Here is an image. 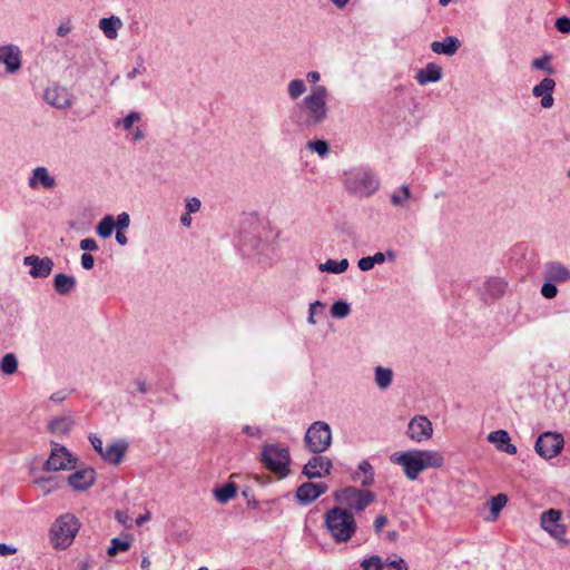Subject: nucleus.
<instances>
[{
  "mask_svg": "<svg viewBox=\"0 0 570 570\" xmlns=\"http://www.w3.org/2000/svg\"><path fill=\"white\" fill-rule=\"evenodd\" d=\"M327 96V88L323 85H316L302 102L296 104L293 119L299 129L304 131L315 130L326 120L328 112Z\"/></svg>",
  "mask_w": 570,
  "mask_h": 570,
  "instance_id": "obj_1",
  "label": "nucleus"
},
{
  "mask_svg": "<svg viewBox=\"0 0 570 570\" xmlns=\"http://www.w3.org/2000/svg\"><path fill=\"white\" fill-rule=\"evenodd\" d=\"M391 461L403 466L407 479L415 480L428 468H441L444 463L442 454L438 451H406L395 452Z\"/></svg>",
  "mask_w": 570,
  "mask_h": 570,
  "instance_id": "obj_2",
  "label": "nucleus"
},
{
  "mask_svg": "<svg viewBox=\"0 0 570 570\" xmlns=\"http://www.w3.org/2000/svg\"><path fill=\"white\" fill-rule=\"evenodd\" d=\"M324 524L336 543L348 541L356 531V521L352 512L333 507L325 512Z\"/></svg>",
  "mask_w": 570,
  "mask_h": 570,
  "instance_id": "obj_3",
  "label": "nucleus"
},
{
  "mask_svg": "<svg viewBox=\"0 0 570 570\" xmlns=\"http://www.w3.org/2000/svg\"><path fill=\"white\" fill-rule=\"evenodd\" d=\"M79 529L80 522L75 514L68 512L59 515L49 531L52 546L56 549H67L73 542Z\"/></svg>",
  "mask_w": 570,
  "mask_h": 570,
  "instance_id": "obj_4",
  "label": "nucleus"
},
{
  "mask_svg": "<svg viewBox=\"0 0 570 570\" xmlns=\"http://www.w3.org/2000/svg\"><path fill=\"white\" fill-rule=\"evenodd\" d=\"M334 500L340 507L350 512L364 511L375 500V494L370 490H362L356 487H345L334 492Z\"/></svg>",
  "mask_w": 570,
  "mask_h": 570,
  "instance_id": "obj_5",
  "label": "nucleus"
},
{
  "mask_svg": "<svg viewBox=\"0 0 570 570\" xmlns=\"http://www.w3.org/2000/svg\"><path fill=\"white\" fill-rule=\"evenodd\" d=\"M262 463L279 478L289 474L291 455L287 448L277 444H266L262 451Z\"/></svg>",
  "mask_w": 570,
  "mask_h": 570,
  "instance_id": "obj_6",
  "label": "nucleus"
},
{
  "mask_svg": "<svg viewBox=\"0 0 570 570\" xmlns=\"http://www.w3.org/2000/svg\"><path fill=\"white\" fill-rule=\"evenodd\" d=\"M304 443L307 450L314 454L325 452L332 443V431L324 421L314 422L306 431Z\"/></svg>",
  "mask_w": 570,
  "mask_h": 570,
  "instance_id": "obj_7",
  "label": "nucleus"
},
{
  "mask_svg": "<svg viewBox=\"0 0 570 570\" xmlns=\"http://www.w3.org/2000/svg\"><path fill=\"white\" fill-rule=\"evenodd\" d=\"M345 187L350 193L361 197H367L379 189L380 180L371 170L360 169L346 177Z\"/></svg>",
  "mask_w": 570,
  "mask_h": 570,
  "instance_id": "obj_8",
  "label": "nucleus"
},
{
  "mask_svg": "<svg viewBox=\"0 0 570 570\" xmlns=\"http://www.w3.org/2000/svg\"><path fill=\"white\" fill-rule=\"evenodd\" d=\"M564 439L558 432H543L535 441L534 450L543 459H552L561 453Z\"/></svg>",
  "mask_w": 570,
  "mask_h": 570,
  "instance_id": "obj_9",
  "label": "nucleus"
},
{
  "mask_svg": "<svg viewBox=\"0 0 570 570\" xmlns=\"http://www.w3.org/2000/svg\"><path fill=\"white\" fill-rule=\"evenodd\" d=\"M52 450L49 458L43 464L45 471H60L73 468L71 465L76 460L72 454L63 446L58 443H52Z\"/></svg>",
  "mask_w": 570,
  "mask_h": 570,
  "instance_id": "obj_10",
  "label": "nucleus"
},
{
  "mask_svg": "<svg viewBox=\"0 0 570 570\" xmlns=\"http://www.w3.org/2000/svg\"><path fill=\"white\" fill-rule=\"evenodd\" d=\"M333 462L327 456L313 455L303 466L302 474L307 479H321L331 474Z\"/></svg>",
  "mask_w": 570,
  "mask_h": 570,
  "instance_id": "obj_11",
  "label": "nucleus"
},
{
  "mask_svg": "<svg viewBox=\"0 0 570 570\" xmlns=\"http://www.w3.org/2000/svg\"><path fill=\"white\" fill-rule=\"evenodd\" d=\"M0 63L8 73H17L22 66V51L13 43L0 46Z\"/></svg>",
  "mask_w": 570,
  "mask_h": 570,
  "instance_id": "obj_12",
  "label": "nucleus"
},
{
  "mask_svg": "<svg viewBox=\"0 0 570 570\" xmlns=\"http://www.w3.org/2000/svg\"><path fill=\"white\" fill-rule=\"evenodd\" d=\"M406 434L415 442L426 441L433 434L432 423L426 416L416 415L409 422Z\"/></svg>",
  "mask_w": 570,
  "mask_h": 570,
  "instance_id": "obj_13",
  "label": "nucleus"
},
{
  "mask_svg": "<svg viewBox=\"0 0 570 570\" xmlns=\"http://www.w3.org/2000/svg\"><path fill=\"white\" fill-rule=\"evenodd\" d=\"M328 487L324 482H304L296 489L295 498L299 503L307 505L326 493Z\"/></svg>",
  "mask_w": 570,
  "mask_h": 570,
  "instance_id": "obj_14",
  "label": "nucleus"
},
{
  "mask_svg": "<svg viewBox=\"0 0 570 570\" xmlns=\"http://www.w3.org/2000/svg\"><path fill=\"white\" fill-rule=\"evenodd\" d=\"M23 265L30 266L29 275L32 278H46L51 274L55 263L48 256L29 255L23 258Z\"/></svg>",
  "mask_w": 570,
  "mask_h": 570,
  "instance_id": "obj_15",
  "label": "nucleus"
},
{
  "mask_svg": "<svg viewBox=\"0 0 570 570\" xmlns=\"http://www.w3.org/2000/svg\"><path fill=\"white\" fill-rule=\"evenodd\" d=\"M46 102L57 109H67L71 107L70 92L60 86L47 88L43 92Z\"/></svg>",
  "mask_w": 570,
  "mask_h": 570,
  "instance_id": "obj_16",
  "label": "nucleus"
},
{
  "mask_svg": "<svg viewBox=\"0 0 570 570\" xmlns=\"http://www.w3.org/2000/svg\"><path fill=\"white\" fill-rule=\"evenodd\" d=\"M96 471L92 468L77 470L67 478L68 484L75 491H86L94 485Z\"/></svg>",
  "mask_w": 570,
  "mask_h": 570,
  "instance_id": "obj_17",
  "label": "nucleus"
},
{
  "mask_svg": "<svg viewBox=\"0 0 570 570\" xmlns=\"http://www.w3.org/2000/svg\"><path fill=\"white\" fill-rule=\"evenodd\" d=\"M56 178L51 176L46 167H36L28 180V186L31 189H38L42 187L47 190H51L56 187Z\"/></svg>",
  "mask_w": 570,
  "mask_h": 570,
  "instance_id": "obj_18",
  "label": "nucleus"
},
{
  "mask_svg": "<svg viewBox=\"0 0 570 570\" xmlns=\"http://www.w3.org/2000/svg\"><path fill=\"white\" fill-rule=\"evenodd\" d=\"M556 88V81L552 78H543L538 85L532 88V95L534 97H541V107L544 109L551 108L554 104L553 90Z\"/></svg>",
  "mask_w": 570,
  "mask_h": 570,
  "instance_id": "obj_19",
  "label": "nucleus"
},
{
  "mask_svg": "<svg viewBox=\"0 0 570 570\" xmlns=\"http://www.w3.org/2000/svg\"><path fill=\"white\" fill-rule=\"evenodd\" d=\"M543 276L556 284L563 283L570 281V269L559 262H549L544 265Z\"/></svg>",
  "mask_w": 570,
  "mask_h": 570,
  "instance_id": "obj_20",
  "label": "nucleus"
},
{
  "mask_svg": "<svg viewBox=\"0 0 570 570\" xmlns=\"http://www.w3.org/2000/svg\"><path fill=\"white\" fill-rule=\"evenodd\" d=\"M507 289V283L500 277H492L485 281L480 289L485 302L501 297Z\"/></svg>",
  "mask_w": 570,
  "mask_h": 570,
  "instance_id": "obj_21",
  "label": "nucleus"
},
{
  "mask_svg": "<svg viewBox=\"0 0 570 570\" xmlns=\"http://www.w3.org/2000/svg\"><path fill=\"white\" fill-rule=\"evenodd\" d=\"M128 449V443L125 440H117L109 444L100 455L106 462L111 464H119Z\"/></svg>",
  "mask_w": 570,
  "mask_h": 570,
  "instance_id": "obj_22",
  "label": "nucleus"
},
{
  "mask_svg": "<svg viewBox=\"0 0 570 570\" xmlns=\"http://www.w3.org/2000/svg\"><path fill=\"white\" fill-rule=\"evenodd\" d=\"M238 244L243 255L250 257L258 253V248L262 242L256 234L249 232H240Z\"/></svg>",
  "mask_w": 570,
  "mask_h": 570,
  "instance_id": "obj_23",
  "label": "nucleus"
},
{
  "mask_svg": "<svg viewBox=\"0 0 570 570\" xmlns=\"http://www.w3.org/2000/svg\"><path fill=\"white\" fill-rule=\"evenodd\" d=\"M441 78L442 68L434 62H429L424 68L420 69L415 76V79L420 85L438 82Z\"/></svg>",
  "mask_w": 570,
  "mask_h": 570,
  "instance_id": "obj_24",
  "label": "nucleus"
},
{
  "mask_svg": "<svg viewBox=\"0 0 570 570\" xmlns=\"http://www.w3.org/2000/svg\"><path fill=\"white\" fill-rule=\"evenodd\" d=\"M460 46L461 42L456 37L448 36L442 41H433L431 49L438 55L453 56Z\"/></svg>",
  "mask_w": 570,
  "mask_h": 570,
  "instance_id": "obj_25",
  "label": "nucleus"
},
{
  "mask_svg": "<svg viewBox=\"0 0 570 570\" xmlns=\"http://www.w3.org/2000/svg\"><path fill=\"white\" fill-rule=\"evenodd\" d=\"M76 277L69 274L59 273L53 277V288L60 295L70 294L76 287Z\"/></svg>",
  "mask_w": 570,
  "mask_h": 570,
  "instance_id": "obj_26",
  "label": "nucleus"
},
{
  "mask_svg": "<svg viewBox=\"0 0 570 570\" xmlns=\"http://www.w3.org/2000/svg\"><path fill=\"white\" fill-rule=\"evenodd\" d=\"M122 22L119 17L111 16L102 18L99 21V28L102 30L106 38L114 40L118 36V30L121 28Z\"/></svg>",
  "mask_w": 570,
  "mask_h": 570,
  "instance_id": "obj_27",
  "label": "nucleus"
},
{
  "mask_svg": "<svg viewBox=\"0 0 570 570\" xmlns=\"http://www.w3.org/2000/svg\"><path fill=\"white\" fill-rule=\"evenodd\" d=\"M75 422L71 416H57L48 424V430L56 435H63L70 432Z\"/></svg>",
  "mask_w": 570,
  "mask_h": 570,
  "instance_id": "obj_28",
  "label": "nucleus"
},
{
  "mask_svg": "<svg viewBox=\"0 0 570 570\" xmlns=\"http://www.w3.org/2000/svg\"><path fill=\"white\" fill-rule=\"evenodd\" d=\"M236 494L237 485L234 482H227L214 490L215 499L222 504H225L232 499H234Z\"/></svg>",
  "mask_w": 570,
  "mask_h": 570,
  "instance_id": "obj_29",
  "label": "nucleus"
},
{
  "mask_svg": "<svg viewBox=\"0 0 570 570\" xmlns=\"http://www.w3.org/2000/svg\"><path fill=\"white\" fill-rule=\"evenodd\" d=\"M360 473L364 474V479L361 481L362 487L368 488V487L373 485L374 475H375L374 468L367 460H363L358 464L357 471L353 474L354 481L357 480Z\"/></svg>",
  "mask_w": 570,
  "mask_h": 570,
  "instance_id": "obj_30",
  "label": "nucleus"
},
{
  "mask_svg": "<svg viewBox=\"0 0 570 570\" xmlns=\"http://www.w3.org/2000/svg\"><path fill=\"white\" fill-rule=\"evenodd\" d=\"M348 261L343 258L341 261L327 259L325 263L318 265L321 272H327L333 274L344 273L348 268Z\"/></svg>",
  "mask_w": 570,
  "mask_h": 570,
  "instance_id": "obj_31",
  "label": "nucleus"
},
{
  "mask_svg": "<svg viewBox=\"0 0 570 570\" xmlns=\"http://www.w3.org/2000/svg\"><path fill=\"white\" fill-rule=\"evenodd\" d=\"M507 502H508V495L504 493H499V494L490 498V500L487 502V504L490 508V512H491L490 520H492V521L497 520L501 510L505 507Z\"/></svg>",
  "mask_w": 570,
  "mask_h": 570,
  "instance_id": "obj_32",
  "label": "nucleus"
},
{
  "mask_svg": "<svg viewBox=\"0 0 570 570\" xmlns=\"http://www.w3.org/2000/svg\"><path fill=\"white\" fill-rule=\"evenodd\" d=\"M561 519V512L556 509H549L541 514V527L544 531L548 529H553V525H559V521Z\"/></svg>",
  "mask_w": 570,
  "mask_h": 570,
  "instance_id": "obj_33",
  "label": "nucleus"
},
{
  "mask_svg": "<svg viewBox=\"0 0 570 570\" xmlns=\"http://www.w3.org/2000/svg\"><path fill=\"white\" fill-rule=\"evenodd\" d=\"M116 222L112 215H106L97 225V235L101 238H108L111 236Z\"/></svg>",
  "mask_w": 570,
  "mask_h": 570,
  "instance_id": "obj_34",
  "label": "nucleus"
},
{
  "mask_svg": "<svg viewBox=\"0 0 570 570\" xmlns=\"http://www.w3.org/2000/svg\"><path fill=\"white\" fill-rule=\"evenodd\" d=\"M393 380V372L389 367L377 366L375 368V383L382 390L387 389Z\"/></svg>",
  "mask_w": 570,
  "mask_h": 570,
  "instance_id": "obj_35",
  "label": "nucleus"
},
{
  "mask_svg": "<svg viewBox=\"0 0 570 570\" xmlns=\"http://www.w3.org/2000/svg\"><path fill=\"white\" fill-rule=\"evenodd\" d=\"M552 55L551 53H544L543 56L535 58L531 62V67L537 70H542L547 72L548 75H554L556 69L551 63Z\"/></svg>",
  "mask_w": 570,
  "mask_h": 570,
  "instance_id": "obj_36",
  "label": "nucleus"
},
{
  "mask_svg": "<svg viewBox=\"0 0 570 570\" xmlns=\"http://www.w3.org/2000/svg\"><path fill=\"white\" fill-rule=\"evenodd\" d=\"M0 370L6 375H12L18 370V358L13 353H7L0 361Z\"/></svg>",
  "mask_w": 570,
  "mask_h": 570,
  "instance_id": "obj_37",
  "label": "nucleus"
},
{
  "mask_svg": "<svg viewBox=\"0 0 570 570\" xmlns=\"http://www.w3.org/2000/svg\"><path fill=\"white\" fill-rule=\"evenodd\" d=\"M488 441L501 451V448L510 442V435L505 430H497L488 434Z\"/></svg>",
  "mask_w": 570,
  "mask_h": 570,
  "instance_id": "obj_38",
  "label": "nucleus"
},
{
  "mask_svg": "<svg viewBox=\"0 0 570 570\" xmlns=\"http://www.w3.org/2000/svg\"><path fill=\"white\" fill-rule=\"evenodd\" d=\"M131 542L121 538H114L110 541V546L107 550L109 557H114L119 552H126L130 549Z\"/></svg>",
  "mask_w": 570,
  "mask_h": 570,
  "instance_id": "obj_39",
  "label": "nucleus"
},
{
  "mask_svg": "<svg viewBox=\"0 0 570 570\" xmlns=\"http://www.w3.org/2000/svg\"><path fill=\"white\" fill-rule=\"evenodd\" d=\"M412 193L407 185H402L399 191H395L391 195V204L396 207H403L405 200L410 199Z\"/></svg>",
  "mask_w": 570,
  "mask_h": 570,
  "instance_id": "obj_40",
  "label": "nucleus"
},
{
  "mask_svg": "<svg viewBox=\"0 0 570 570\" xmlns=\"http://www.w3.org/2000/svg\"><path fill=\"white\" fill-rule=\"evenodd\" d=\"M351 313V305L344 301L338 299L331 306V315L335 318H344Z\"/></svg>",
  "mask_w": 570,
  "mask_h": 570,
  "instance_id": "obj_41",
  "label": "nucleus"
},
{
  "mask_svg": "<svg viewBox=\"0 0 570 570\" xmlns=\"http://www.w3.org/2000/svg\"><path fill=\"white\" fill-rule=\"evenodd\" d=\"M306 148L321 157H325L330 154V144L324 139L311 140L306 144Z\"/></svg>",
  "mask_w": 570,
  "mask_h": 570,
  "instance_id": "obj_42",
  "label": "nucleus"
},
{
  "mask_svg": "<svg viewBox=\"0 0 570 570\" xmlns=\"http://www.w3.org/2000/svg\"><path fill=\"white\" fill-rule=\"evenodd\" d=\"M306 91V85L302 79H294L288 83L287 92L291 99L299 98Z\"/></svg>",
  "mask_w": 570,
  "mask_h": 570,
  "instance_id": "obj_43",
  "label": "nucleus"
},
{
  "mask_svg": "<svg viewBox=\"0 0 570 570\" xmlns=\"http://www.w3.org/2000/svg\"><path fill=\"white\" fill-rule=\"evenodd\" d=\"M547 532L558 541L560 547L564 548L569 544V540L564 537L566 527L563 524L553 525V529H548Z\"/></svg>",
  "mask_w": 570,
  "mask_h": 570,
  "instance_id": "obj_44",
  "label": "nucleus"
},
{
  "mask_svg": "<svg viewBox=\"0 0 570 570\" xmlns=\"http://www.w3.org/2000/svg\"><path fill=\"white\" fill-rule=\"evenodd\" d=\"M382 570H409V566L401 557L392 560L387 558L386 560H383Z\"/></svg>",
  "mask_w": 570,
  "mask_h": 570,
  "instance_id": "obj_45",
  "label": "nucleus"
},
{
  "mask_svg": "<svg viewBox=\"0 0 570 570\" xmlns=\"http://www.w3.org/2000/svg\"><path fill=\"white\" fill-rule=\"evenodd\" d=\"M383 559L380 556H371L361 562L363 570H382Z\"/></svg>",
  "mask_w": 570,
  "mask_h": 570,
  "instance_id": "obj_46",
  "label": "nucleus"
},
{
  "mask_svg": "<svg viewBox=\"0 0 570 570\" xmlns=\"http://www.w3.org/2000/svg\"><path fill=\"white\" fill-rule=\"evenodd\" d=\"M540 292L544 298L552 299L558 295V287L556 283L546 279Z\"/></svg>",
  "mask_w": 570,
  "mask_h": 570,
  "instance_id": "obj_47",
  "label": "nucleus"
},
{
  "mask_svg": "<svg viewBox=\"0 0 570 570\" xmlns=\"http://www.w3.org/2000/svg\"><path fill=\"white\" fill-rule=\"evenodd\" d=\"M324 307H325V304L322 303L321 301H315V302L311 303L309 308H308L307 322L312 325L316 324L315 315L317 313H323Z\"/></svg>",
  "mask_w": 570,
  "mask_h": 570,
  "instance_id": "obj_48",
  "label": "nucleus"
},
{
  "mask_svg": "<svg viewBox=\"0 0 570 570\" xmlns=\"http://www.w3.org/2000/svg\"><path fill=\"white\" fill-rule=\"evenodd\" d=\"M115 222H116V225H115L116 229L124 230V229L128 228L130 225V216L128 213L122 212L121 214H119L117 216V219H115Z\"/></svg>",
  "mask_w": 570,
  "mask_h": 570,
  "instance_id": "obj_49",
  "label": "nucleus"
},
{
  "mask_svg": "<svg viewBox=\"0 0 570 570\" xmlns=\"http://www.w3.org/2000/svg\"><path fill=\"white\" fill-rule=\"evenodd\" d=\"M556 29L561 33H570V18L562 16L556 20Z\"/></svg>",
  "mask_w": 570,
  "mask_h": 570,
  "instance_id": "obj_50",
  "label": "nucleus"
},
{
  "mask_svg": "<svg viewBox=\"0 0 570 570\" xmlns=\"http://www.w3.org/2000/svg\"><path fill=\"white\" fill-rule=\"evenodd\" d=\"M115 519L125 528H131L132 527V520L128 515L127 511L124 510H117L115 512Z\"/></svg>",
  "mask_w": 570,
  "mask_h": 570,
  "instance_id": "obj_51",
  "label": "nucleus"
},
{
  "mask_svg": "<svg viewBox=\"0 0 570 570\" xmlns=\"http://www.w3.org/2000/svg\"><path fill=\"white\" fill-rule=\"evenodd\" d=\"M140 120V114L137 111H130L124 119H122V127L125 130H130L132 128L134 122Z\"/></svg>",
  "mask_w": 570,
  "mask_h": 570,
  "instance_id": "obj_52",
  "label": "nucleus"
},
{
  "mask_svg": "<svg viewBox=\"0 0 570 570\" xmlns=\"http://www.w3.org/2000/svg\"><path fill=\"white\" fill-rule=\"evenodd\" d=\"M386 256L393 261L395 258V253L391 249L386 250V254L382 253V252H377L375 253L372 257V261H373V264H382L385 262V258Z\"/></svg>",
  "mask_w": 570,
  "mask_h": 570,
  "instance_id": "obj_53",
  "label": "nucleus"
},
{
  "mask_svg": "<svg viewBox=\"0 0 570 570\" xmlns=\"http://www.w3.org/2000/svg\"><path fill=\"white\" fill-rule=\"evenodd\" d=\"M80 249L86 252L98 250V244L94 238H85L79 244Z\"/></svg>",
  "mask_w": 570,
  "mask_h": 570,
  "instance_id": "obj_54",
  "label": "nucleus"
},
{
  "mask_svg": "<svg viewBox=\"0 0 570 570\" xmlns=\"http://www.w3.org/2000/svg\"><path fill=\"white\" fill-rule=\"evenodd\" d=\"M200 200L196 197L189 198L186 202V209L188 214H195L200 209Z\"/></svg>",
  "mask_w": 570,
  "mask_h": 570,
  "instance_id": "obj_55",
  "label": "nucleus"
},
{
  "mask_svg": "<svg viewBox=\"0 0 570 570\" xmlns=\"http://www.w3.org/2000/svg\"><path fill=\"white\" fill-rule=\"evenodd\" d=\"M89 441H90L92 448L95 449V451L99 455H101L105 450V448L102 446V440L97 434H90Z\"/></svg>",
  "mask_w": 570,
  "mask_h": 570,
  "instance_id": "obj_56",
  "label": "nucleus"
},
{
  "mask_svg": "<svg viewBox=\"0 0 570 570\" xmlns=\"http://www.w3.org/2000/svg\"><path fill=\"white\" fill-rule=\"evenodd\" d=\"M357 266L361 271L367 272L374 267L373 261L371 256H365L358 259Z\"/></svg>",
  "mask_w": 570,
  "mask_h": 570,
  "instance_id": "obj_57",
  "label": "nucleus"
},
{
  "mask_svg": "<svg viewBox=\"0 0 570 570\" xmlns=\"http://www.w3.org/2000/svg\"><path fill=\"white\" fill-rule=\"evenodd\" d=\"M95 265V258L91 254L89 253H83L81 255V266L82 268L89 271L94 267Z\"/></svg>",
  "mask_w": 570,
  "mask_h": 570,
  "instance_id": "obj_58",
  "label": "nucleus"
},
{
  "mask_svg": "<svg viewBox=\"0 0 570 570\" xmlns=\"http://www.w3.org/2000/svg\"><path fill=\"white\" fill-rule=\"evenodd\" d=\"M389 522V519L386 515H377L374 520V531L376 533H380L382 531V529Z\"/></svg>",
  "mask_w": 570,
  "mask_h": 570,
  "instance_id": "obj_59",
  "label": "nucleus"
},
{
  "mask_svg": "<svg viewBox=\"0 0 570 570\" xmlns=\"http://www.w3.org/2000/svg\"><path fill=\"white\" fill-rule=\"evenodd\" d=\"M69 395V392L66 390H60L51 394L50 401L55 403H61L63 402Z\"/></svg>",
  "mask_w": 570,
  "mask_h": 570,
  "instance_id": "obj_60",
  "label": "nucleus"
},
{
  "mask_svg": "<svg viewBox=\"0 0 570 570\" xmlns=\"http://www.w3.org/2000/svg\"><path fill=\"white\" fill-rule=\"evenodd\" d=\"M71 24L69 21L67 22H62L59 24V27L57 28V35L59 37H66L68 33H70L71 31Z\"/></svg>",
  "mask_w": 570,
  "mask_h": 570,
  "instance_id": "obj_61",
  "label": "nucleus"
},
{
  "mask_svg": "<svg viewBox=\"0 0 570 570\" xmlns=\"http://www.w3.org/2000/svg\"><path fill=\"white\" fill-rule=\"evenodd\" d=\"M17 552V548L7 543H0V556H11Z\"/></svg>",
  "mask_w": 570,
  "mask_h": 570,
  "instance_id": "obj_62",
  "label": "nucleus"
},
{
  "mask_svg": "<svg viewBox=\"0 0 570 570\" xmlns=\"http://www.w3.org/2000/svg\"><path fill=\"white\" fill-rule=\"evenodd\" d=\"M243 433L256 438L261 436V430L258 428H253L250 425L243 426Z\"/></svg>",
  "mask_w": 570,
  "mask_h": 570,
  "instance_id": "obj_63",
  "label": "nucleus"
},
{
  "mask_svg": "<svg viewBox=\"0 0 570 570\" xmlns=\"http://www.w3.org/2000/svg\"><path fill=\"white\" fill-rule=\"evenodd\" d=\"M135 385H136L137 391L141 394H146L149 391V387H148L146 381H144V380L137 379L135 381Z\"/></svg>",
  "mask_w": 570,
  "mask_h": 570,
  "instance_id": "obj_64",
  "label": "nucleus"
}]
</instances>
